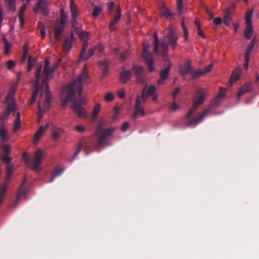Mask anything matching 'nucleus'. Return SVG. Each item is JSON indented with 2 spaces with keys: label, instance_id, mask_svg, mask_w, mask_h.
I'll use <instances>...</instances> for the list:
<instances>
[{
  "label": "nucleus",
  "instance_id": "obj_1",
  "mask_svg": "<svg viewBox=\"0 0 259 259\" xmlns=\"http://www.w3.org/2000/svg\"><path fill=\"white\" fill-rule=\"evenodd\" d=\"M89 78V75L87 73L85 68L83 70L82 73L79 75L75 80L70 83V85H73V90L74 91V96L76 97V93L77 92L78 95V100L77 99V103L78 105L82 108V112L84 115L83 118L86 117V111L85 109L82 107V104H84L87 103V101L85 97L82 96V82H86V80Z\"/></svg>",
  "mask_w": 259,
  "mask_h": 259
},
{
  "label": "nucleus",
  "instance_id": "obj_2",
  "mask_svg": "<svg viewBox=\"0 0 259 259\" xmlns=\"http://www.w3.org/2000/svg\"><path fill=\"white\" fill-rule=\"evenodd\" d=\"M66 98L61 100L62 106L65 107L68 102H72V108L75 114L79 118H83L84 117V115L82 112V108L77 103V98L74 96V91L73 90V85H70V83L66 87Z\"/></svg>",
  "mask_w": 259,
  "mask_h": 259
},
{
  "label": "nucleus",
  "instance_id": "obj_3",
  "mask_svg": "<svg viewBox=\"0 0 259 259\" xmlns=\"http://www.w3.org/2000/svg\"><path fill=\"white\" fill-rule=\"evenodd\" d=\"M178 36L176 34L174 29L168 27V32L166 36H164L161 41V48L162 50V56L165 58L167 55V49L168 46L175 49L177 45Z\"/></svg>",
  "mask_w": 259,
  "mask_h": 259
},
{
  "label": "nucleus",
  "instance_id": "obj_4",
  "mask_svg": "<svg viewBox=\"0 0 259 259\" xmlns=\"http://www.w3.org/2000/svg\"><path fill=\"white\" fill-rule=\"evenodd\" d=\"M198 106L195 104H193V106L189 109L187 114L184 117L185 120V126L186 127H192L195 126L197 124L200 122L203 119V118L208 114L209 110H204L202 113L199 116L195 118H190L192 114L195 112V111L197 109Z\"/></svg>",
  "mask_w": 259,
  "mask_h": 259
},
{
  "label": "nucleus",
  "instance_id": "obj_5",
  "mask_svg": "<svg viewBox=\"0 0 259 259\" xmlns=\"http://www.w3.org/2000/svg\"><path fill=\"white\" fill-rule=\"evenodd\" d=\"M41 69L42 65L41 64H38L36 66V70L35 72L36 79L34 82V90L30 102V104H33L35 101L39 91L44 87H45L44 85H42V84L41 85L39 84V79L41 77Z\"/></svg>",
  "mask_w": 259,
  "mask_h": 259
},
{
  "label": "nucleus",
  "instance_id": "obj_6",
  "mask_svg": "<svg viewBox=\"0 0 259 259\" xmlns=\"http://www.w3.org/2000/svg\"><path fill=\"white\" fill-rule=\"evenodd\" d=\"M52 98V94L49 87H47V93L45 101L43 105V108L41 106L40 101L38 102V117L39 119H41L46 111L49 110L50 108L51 99Z\"/></svg>",
  "mask_w": 259,
  "mask_h": 259
},
{
  "label": "nucleus",
  "instance_id": "obj_7",
  "mask_svg": "<svg viewBox=\"0 0 259 259\" xmlns=\"http://www.w3.org/2000/svg\"><path fill=\"white\" fill-rule=\"evenodd\" d=\"M149 45L148 43H143V57L146 61L147 67L150 72L154 71L153 66L154 58L153 55L149 51Z\"/></svg>",
  "mask_w": 259,
  "mask_h": 259
},
{
  "label": "nucleus",
  "instance_id": "obj_8",
  "mask_svg": "<svg viewBox=\"0 0 259 259\" xmlns=\"http://www.w3.org/2000/svg\"><path fill=\"white\" fill-rule=\"evenodd\" d=\"M207 90L204 88L198 89L193 98V103L199 106L203 104L207 96Z\"/></svg>",
  "mask_w": 259,
  "mask_h": 259
},
{
  "label": "nucleus",
  "instance_id": "obj_9",
  "mask_svg": "<svg viewBox=\"0 0 259 259\" xmlns=\"http://www.w3.org/2000/svg\"><path fill=\"white\" fill-rule=\"evenodd\" d=\"M164 66H165V68L161 70L160 73V79L158 81L159 84H162L168 77L169 72L171 67V63L169 59L164 60Z\"/></svg>",
  "mask_w": 259,
  "mask_h": 259
},
{
  "label": "nucleus",
  "instance_id": "obj_10",
  "mask_svg": "<svg viewBox=\"0 0 259 259\" xmlns=\"http://www.w3.org/2000/svg\"><path fill=\"white\" fill-rule=\"evenodd\" d=\"M42 156V151L39 149L37 150L34 155L31 169L36 172L40 171L39 166L41 164Z\"/></svg>",
  "mask_w": 259,
  "mask_h": 259
},
{
  "label": "nucleus",
  "instance_id": "obj_11",
  "mask_svg": "<svg viewBox=\"0 0 259 259\" xmlns=\"http://www.w3.org/2000/svg\"><path fill=\"white\" fill-rule=\"evenodd\" d=\"M27 182V179L26 177H24L23 179V180L21 183V186L19 187L18 193H17V199L15 200L13 207H16L19 203L20 199L24 197L26 198V183Z\"/></svg>",
  "mask_w": 259,
  "mask_h": 259
},
{
  "label": "nucleus",
  "instance_id": "obj_12",
  "mask_svg": "<svg viewBox=\"0 0 259 259\" xmlns=\"http://www.w3.org/2000/svg\"><path fill=\"white\" fill-rule=\"evenodd\" d=\"M47 6V0H38L33 8V12L36 14L40 12L42 14L45 15L48 13Z\"/></svg>",
  "mask_w": 259,
  "mask_h": 259
},
{
  "label": "nucleus",
  "instance_id": "obj_13",
  "mask_svg": "<svg viewBox=\"0 0 259 259\" xmlns=\"http://www.w3.org/2000/svg\"><path fill=\"white\" fill-rule=\"evenodd\" d=\"M47 70H45V66H44V70L42 74L45 75V77L42 80V84L44 85L46 88V92H47V87H49L48 85L49 80V75L50 73H53L54 72V68H52L49 66V67H47Z\"/></svg>",
  "mask_w": 259,
  "mask_h": 259
},
{
  "label": "nucleus",
  "instance_id": "obj_14",
  "mask_svg": "<svg viewBox=\"0 0 259 259\" xmlns=\"http://www.w3.org/2000/svg\"><path fill=\"white\" fill-rule=\"evenodd\" d=\"M252 90V85L251 83H245L241 86L237 93L238 98H240L244 94L251 91Z\"/></svg>",
  "mask_w": 259,
  "mask_h": 259
},
{
  "label": "nucleus",
  "instance_id": "obj_15",
  "mask_svg": "<svg viewBox=\"0 0 259 259\" xmlns=\"http://www.w3.org/2000/svg\"><path fill=\"white\" fill-rule=\"evenodd\" d=\"M75 41V38L73 36V34L72 32L69 36H67L63 44V49L66 51L69 52L72 48V44Z\"/></svg>",
  "mask_w": 259,
  "mask_h": 259
},
{
  "label": "nucleus",
  "instance_id": "obj_16",
  "mask_svg": "<svg viewBox=\"0 0 259 259\" xmlns=\"http://www.w3.org/2000/svg\"><path fill=\"white\" fill-rule=\"evenodd\" d=\"M132 72L130 71L122 69L120 72V81L124 84L126 83L132 77Z\"/></svg>",
  "mask_w": 259,
  "mask_h": 259
},
{
  "label": "nucleus",
  "instance_id": "obj_17",
  "mask_svg": "<svg viewBox=\"0 0 259 259\" xmlns=\"http://www.w3.org/2000/svg\"><path fill=\"white\" fill-rule=\"evenodd\" d=\"M121 11V9L118 8L116 11L117 14L114 16L113 19L112 21H111V22H110L109 27H110V30L112 31H113L115 30V29L114 28V26L115 25L118 23V22L119 21V20L120 19Z\"/></svg>",
  "mask_w": 259,
  "mask_h": 259
},
{
  "label": "nucleus",
  "instance_id": "obj_18",
  "mask_svg": "<svg viewBox=\"0 0 259 259\" xmlns=\"http://www.w3.org/2000/svg\"><path fill=\"white\" fill-rule=\"evenodd\" d=\"M241 74V71L240 68H237L233 71L230 79L231 86L239 78Z\"/></svg>",
  "mask_w": 259,
  "mask_h": 259
},
{
  "label": "nucleus",
  "instance_id": "obj_19",
  "mask_svg": "<svg viewBox=\"0 0 259 259\" xmlns=\"http://www.w3.org/2000/svg\"><path fill=\"white\" fill-rule=\"evenodd\" d=\"M113 132V130H112V128H108L104 130L102 127V125H99L96 128L95 134L96 135H99L100 133H102L107 138L110 136Z\"/></svg>",
  "mask_w": 259,
  "mask_h": 259
},
{
  "label": "nucleus",
  "instance_id": "obj_20",
  "mask_svg": "<svg viewBox=\"0 0 259 259\" xmlns=\"http://www.w3.org/2000/svg\"><path fill=\"white\" fill-rule=\"evenodd\" d=\"M75 32L81 39L88 41L89 35L88 32L83 31L80 28H75Z\"/></svg>",
  "mask_w": 259,
  "mask_h": 259
},
{
  "label": "nucleus",
  "instance_id": "obj_21",
  "mask_svg": "<svg viewBox=\"0 0 259 259\" xmlns=\"http://www.w3.org/2000/svg\"><path fill=\"white\" fill-rule=\"evenodd\" d=\"M49 127V125L47 124L45 126H40L37 131L35 133L34 136V142H37L42 136L46 130Z\"/></svg>",
  "mask_w": 259,
  "mask_h": 259
},
{
  "label": "nucleus",
  "instance_id": "obj_22",
  "mask_svg": "<svg viewBox=\"0 0 259 259\" xmlns=\"http://www.w3.org/2000/svg\"><path fill=\"white\" fill-rule=\"evenodd\" d=\"M223 20L224 24L227 26H230V22L232 20V16L231 12L229 9L226 10Z\"/></svg>",
  "mask_w": 259,
  "mask_h": 259
},
{
  "label": "nucleus",
  "instance_id": "obj_23",
  "mask_svg": "<svg viewBox=\"0 0 259 259\" xmlns=\"http://www.w3.org/2000/svg\"><path fill=\"white\" fill-rule=\"evenodd\" d=\"M192 66L189 61L186 62L183 67L181 69V74L182 76H184L187 74L191 73L192 72Z\"/></svg>",
  "mask_w": 259,
  "mask_h": 259
},
{
  "label": "nucleus",
  "instance_id": "obj_24",
  "mask_svg": "<svg viewBox=\"0 0 259 259\" xmlns=\"http://www.w3.org/2000/svg\"><path fill=\"white\" fill-rule=\"evenodd\" d=\"M63 132V131L59 128L55 126L52 128V139L54 141L57 140L60 137L61 134Z\"/></svg>",
  "mask_w": 259,
  "mask_h": 259
},
{
  "label": "nucleus",
  "instance_id": "obj_25",
  "mask_svg": "<svg viewBox=\"0 0 259 259\" xmlns=\"http://www.w3.org/2000/svg\"><path fill=\"white\" fill-rule=\"evenodd\" d=\"M139 114H140L142 116H145V112L143 107H135V111L132 116L133 119L134 120L136 119Z\"/></svg>",
  "mask_w": 259,
  "mask_h": 259
},
{
  "label": "nucleus",
  "instance_id": "obj_26",
  "mask_svg": "<svg viewBox=\"0 0 259 259\" xmlns=\"http://www.w3.org/2000/svg\"><path fill=\"white\" fill-rule=\"evenodd\" d=\"M64 29V26L60 25L56 27L54 29L55 38L58 41H61V38L60 37L61 34L62 33Z\"/></svg>",
  "mask_w": 259,
  "mask_h": 259
},
{
  "label": "nucleus",
  "instance_id": "obj_27",
  "mask_svg": "<svg viewBox=\"0 0 259 259\" xmlns=\"http://www.w3.org/2000/svg\"><path fill=\"white\" fill-rule=\"evenodd\" d=\"M9 188V185H5L3 184L0 186V205L2 204L7 190Z\"/></svg>",
  "mask_w": 259,
  "mask_h": 259
},
{
  "label": "nucleus",
  "instance_id": "obj_28",
  "mask_svg": "<svg viewBox=\"0 0 259 259\" xmlns=\"http://www.w3.org/2000/svg\"><path fill=\"white\" fill-rule=\"evenodd\" d=\"M70 11L71 13V18H77L78 16V9L74 4L73 0L70 1Z\"/></svg>",
  "mask_w": 259,
  "mask_h": 259
},
{
  "label": "nucleus",
  "instance_id": "obj_29",
  "mask_svg": "<svg viewBox=\"0 0 259 259\" xmlns=\"http://www.w3.org/2000/svg\"><path fill=\"white\" fill-rule=\"evenodd\" d=\"M154 52L156 55H158L159 53V40L158 37L157 33L155 32L154 33Z\"/></svg>",
  "mask_w": 259,
  "mask_h": 259
},
{
  "label": "nucleus",
  "instance_id": "obj_30",
  "mask_svg": "<svg viewBox=\"0 0 259 259\" xmlns=\"http://www.w3.org/2000/svg\"><path fill=\"white\" fill-rule=\"evenodd\" d=\"M257 42V40L256 39L255 37H254L251 42L248 45L247 49L246 51V53L245 54V56L250 57V53L252 50L253 49V48L254 47V45Z\"/></svg>",
  "mask_w": 259,
  "mask_h": 259
},
{
  "label": "nucleus",
  "instance_id": "obj_31",
  "mask_svg": "<svg viewBox=\"0 0 259 259\" xmlns=\"http://www.w3.org/2000/svg\"><path fill=\"white\" fill-rule=\"evenodd\" d=\"M253 33V27L252 25H246V28L244 30V37L249 39L251 38Z\"/></svg>",
  "mask_w": 259,
  "mask_h": 259
},
{
  "label": "nucleus",
  "instance_id": "obj_32",
  "mask_svg": "<svg viewBox=\"0 0 259 259\" xmlns=\"http://www.w3.org/2000/svg\"><path fill=\"white\" fill-rule=\"evenodd\" d=\"M88 46V41L87 40H85L83 41V45L82 46L80 54H79V58L78 62L82 61V59L83 58V55H84V54H85V53L86 52Z\"/></svg>",
  "mask_w": 259,
  "mask_h": 259
},
{
  "label": "nucleus",
  "instance_id": "obj_33",
  "mask_svg": "<svg viewBox=\"0 0 259 259\" xmlns=\"http://www.w3.org/2000/svg\"><path fill=\"white\" fill-rule=\"evenodd\" d=\"M96 136L98 137V141L96 143V146L97 147H99L103 145L106 137H105L102 133H100L99 135H96Z\"/></svg>",
  "mask_w": 259,
  "mask_h": 259
},
{
  "label": "nucleus",
  "instance_id": "obj_34",
  "mask_svg": "<svg viewBox=\"0 0 259 259\" xmlns=\"http://www.w3.org/2000/svg\"><path fill=\"white\" fill-rule=\"evenodd\" d=\"M36 62V60L33 58L32 56H28V66H27V71L29 72L31 70L33 67L34 66L35 63Z\"/></svg>",
  "mask_w": 259,
  "mask_h": 259
},
{
  "label": "nucleus",
  "instance_id": "obj_35",
  "mask_svg": "<svg viewBox=\"0 0 259 259\" xmlns=\"http://www.w3.org/2000/svg\"><path fill=\"white\" fill-rule=\"evenodd\" d=\"M101 109V105L98 104H97L93 109V114L92 116V120L94 121L96 119L98 113L100 112Z\"/></svg>",
  "mask_w": 259,
  "mask_h": 259
},
{
  "label": "nucleus",
  "instance_id": "obj_36",
  "mask_svg": "<svg viewBox=\"0 0 259 259\" xmlns=\"http://www.w3.org/2000/svg\"><path fill=\"white\" fill-rule=\"evenodd\" d=\"M7 7L8 10L10 11H15L16 10L15 1V0H7Z\"/></svg>",
  "mask_w": 259,
  "mask_h": 259
},
{
  "label": "nucleus",
  "instance_id": "obj_37",
  "mask_svg": "<svg viewBox=\"0 0 259 259\" xmlns=\"http://www.w3.org/2000/svg\"><path fill=\"white\" fill-rule=\"evenodd\" d=\"M63 171V169L59 167L56 168L50 179V182H52L56 177L60 176Z\"/></svg>",
  "mask_w": 259,
  "mask_h": 259
},
{
  "label": "nucleus",
  "instance_id": "obj_38",
  "mask_svg": "<svg viewBox=\"0 0 259 259\" xmlns=\"http://www.w3.org/2000/svg\"><path fill=\"white\" fill-rule=\"evenodd\" d=\"M252 13H253V11H252V10H251L249 12H248L246 14L245 21H246V25H252L251 19H252Z\"/></svg>",
  "mask_w": 259,
  "mask_h": 259
},
{
  "label": "nucleus",
  "instance_id": "obj_39",
  "mask_svg": "<svg viewBox=\"0 0 259 259\" xmlns=\"http://www.w3.org/2000/svg\"><path fill=\"white\" fill-rule=\"evenodd\" d=\"M17 119L16 121H15V126L14 129L15 131L18 130L20 128L21 126V119H20V113L19 112L17 113L16 115Z\"/></svg>",
  "mask_w": 259,
  "mask_h": 259
},
{
  "label": "nucleus",
  "instance_id": "obj_40",
  "mask_svg": "<svg viewBox=\"0 0 259 259\" xmlns=\"http://www.w3.org/2000/svg\"><path fill=\"white\" fill-rule=\"evenodd\" d=\"M132 70H133L136 76H139L140 75L143 74L144 72V69L141 66H134L132 67Z\"/></svg>",
  "mask_w": 259,
  "mask_h": 259
},
{
  "label": "nucleus",
  "instance_id": "obj_41",
  "mask_svg": "<svg viewBox=\"0 0 259 259\" xmlns=\"http://www.w3.org/2000/svg\"><path fill=\"white\" fill-rule=\"evenodd\" d=\"M95 50L96 48H92L90 49L89 50L88 54L87 55H85V54H84L83 58L82 59V61H86L87 60L91 58L94 55Z\"/></svg>",
  "mask_w": 259,
  "mask_h": 259
},
{
  "label": "nucleus",
  "instance_id": "obj_42",
  "mask_svg": "<svg viewBox=\"0 0 259 259\" xmlns=\"http://www.w3.org/2000/svg\"><path fill=\"white\" fill-rule=\"evenodd\" d=\"M61 16H60V25L64 26L66 22L67 16L65 14L64 10H61Z\"/></svg>",
  "mask_w": 259,
  "mask_h": 259
},
{
  "label": "nucleus",
  "instance_id": "obj_43",
  "mask_svg": "<svg viewBox=\"0 0 259 259\" xmlns=\"http://www.w3.org/2000/svg\"><path fill=\"white\" fill-rule=\"evenodd\" d=\"M102 11V8L100 6H95L93 9L92 15L94 17H97Z\"/></svg>",
  "mask_w": 259,
  "mask_h": 259
},
{
  "label": "nucleus",
  "instance_id": "obj_44",
  "mask_svg": "<svg viewBox=\"0 0 259 259\" xmlns=\"http://www.w3.org/2000/svg\"><path fill=\"white\" fill-rule=\"evenodd\" d=\"M2 149L3 153L2 155H7L11 154V149L9 145H4L2 146Z\"/></svg>",
  "mask_w": 259,
  "mask_h": 259
},
{
  "label": "nucleus",
  "instance_id": "obj_45",
  "mask_svg": "<svg viewBox=\"0 0 259 259\" xmlns=\"http://www.w3.org/2000/svg\"><path fill=\"white\" fill-rule=\"evenodd\" d=\"M203 75L202 70L199 69L191 72V75L193 78H197Z\"/></svg>",
  "mask_w": 259,
  "mask_h": 259
},
{
  "label": "nucleus",
  "instance_id": "obj_46",
  "mask_svg": "<svg viewBox=\"0 0 259 259\" xmlns=\"http://www.w3.org/2000/svg\"><path fill=\"white\" fill-rule=\"evenodd\" d=\"M181 27L184 31L185 40H186L188 37V30L185 24L184 20L182 21Z\"/></svg>",
  "mask_w": 259,
  "mask_h": 259
},
{
  "label": "nucleus",
  "instance_id": "obj_47",
  "mask_svg": "<svg viewBox=\"0 0 259 259\" xmlns=\"http://www.w3.org/2000/svg\"><path fill=\"white\" fill-rule=\"evenodd\" d=\"M1 123H0V135L2 140L4 141L6 138L7 132L4 127H1Z\"/></svg>",
  "mask_w": 259,
  "mask_h": 259
},
{
  "label": "nucleus",
  "instance_id": "obj_48",
  "mask_svg": "<svg viewBox=\"0 0 259 259\" xmlns=\"http://www.w3.org/2000/svg\"><path fill=\"white\" fill-rule=\"evenodd\" d=\"M82 148V144L81 143H80L77 146L76 151L73 155V156L70 159V161H72L75 157L78 155V154L80 153L81 149Z\"/></svg>",
  "mask_w": 259,
  "mask_h": 259
},
{
  "label": "nucleus",
  "instance_id": "obj_49",
  "mask_svg": "<svg viewBox=\"0 0 259 259\" xmlns=\"http://www.w3.org/2000/svg\"><path fill=\"white\" fill-rule=\"evenodd\" d=\"M162 14L163 16L166 17L167 19L169 18L174 15V14L167 8H165L163 10Z\"/></svg>",
  "mask_w": 259,
  "mask_h": 259
},
{
  "label": "nucleus",
  "instance_id": "obj_50",
  "mask_svg": "<svg viewBox=\"0 0 259 259\" xmlns=\"http://www.w3.org/2000/svg\"><path fill=\"white\" fill-rule=\"evenodd\" d=\"M130 51L128 50L124 51L119 54V58L121 60L124 61L129 56Z\"/></svg>",
  "mask_w": 259,
  "mask_h": 259
},
{
  "label": "nucleus",
  "instance_id": "obj_51",
  "mask_svg": "<svg viewBox=\"0 0 259 259\" xmlns=\"http://www.w3.org/2000/svg\"><path fill=\"white\" fill-rule=\"evenodd\" d=\"M156 88L155 86L154 85H151L147 90V91L146 92V93L147 94V95H149V96H152L153 95V94H154V93H155L156 92Z\"/></svg>",
  "mask_w": 259,
  "mask_h": 259
},
{
  "label": "nucleus",
  "instance_id": "obj_52",
  "mask_svg": "<svg viewBox=\"0 0 259 259\" xmlns=\"http://www.w3.org/2000/svg\"><path fill=\"white\" fill-rule=\"evenodd\" d=\"M9 155L10 154L2 155H1L2 160L6 163H10L12 161V158L9 156Z\"/></svg>",
  "mask_w": 259,
  "mask_h": 259
},
{
  "label": "nucleus",
  "instance_id": "obj_53",
  "mask_svg": "<svg viewBox=\"0 0 259 259\" xmlns=\"http://www.w3.org/2000/svg\"><path fill=\"white\" fill-rule=\"evenodd\" d=\"M23 159L24 160L25 164L27 166H29L30 164V161L29 158L28 154L27 152H24L22 155Z\"/></svg>",
  "mask_w": 259,
  "mask_h": 259
},
{
  "label": "nucleus",
  "instance_id": "obj_54",
  "mask_svg": "<svg viewBox=\"0 0 259 259\" xmlns=\"http://www.w3.org/2000/svg\"><path fill=\"white\" fill-rule=\"evenodd\" d=\"M6 109L10 112L15 111L16 110V105L15 103H9Z\"/></svg>",
  "mask_w": 259,
  "mask_h": 259
},
{
  "label": "nucleus",
  "instance_id": "obj_55",
  "mask_svg": "<svg viewBox=\"0 0 259 259\" xmlns=\"http://www.w3.org/2000/svg\"><path fill=\"white\" fill-rule=\"evenodd\" d=\"M213 66V64L212 63L210 64L208 66H207L205 67L203 70H202L203 74L204 75L206 73H208L210 72Z\"/></svg>",
  "mask_w": 259,
  "mask_h": 259
},
{
  "label": "nucleus",
  "instance_id": "obj_56",
  "mask_svg": "<svg viewBox=\"0 0 259 259\" xmlns=\"http://www.w3.org/2000/svg\"><path fill=\"white\" fill-rule=\"evenodd\" d=\"M104 99L107 102H111L114 99V95L112 93H109L105 96Z\"/></svg>",
  "mask_w": 259,
  "mask_h": 259
},
{
  "label": "nucleus",
  "instance_id": "obj_57",
  "mask_svg": "<svg viewBox=\"0 0 259 259\" xmlns=\"http://www.w3.org/2000/svg\"><path fill=\"white\" fill-rule=\"evenodd\" d=\"M145 90H146V88H145L144 89V90L142 91V94H141V98L144 103H145L147 100V99L148 98V96H149V95H147V94L146 93Z\"/></svg>",
  "mask_w": 259,
  "mask_h": 259
},
{
  "label": "nucleus",
  "instance_id": "obj_58",
  "mask_svg": "<svg viewBox=\"0 0 259 259\" xmlns=\"http://www.w3.org/2000/svg\"><path fill=\"white\" fill-rule=\"evenodd\" d=\"M15 65H16V64L14 61H13L12 60H9L7 62V69L8 70H11L15 66Z\"/></svg>",
  "mask_w": 259,
  "mask_h": 259
},
{
  "label": "nucleus",
  "instance_id": "obj_59",
  "mask_svg": "<svg viewBox=\"0 0 259 259\" xmlns=\"http://www.w3.org/2000/svg\"><path fill=\"white\" fill-rule=\"evenodd\" d=\"M179 108L180 105L175 102L172 103L170 106V109L172 111H175L178 110Z\"/></svg>",
  "mask_w": 259,
  "mask_h": 259
},
{
  "label": "nucleus",
  "instance_id": "obj_60",
  "mask_svg": "<svg viewBox=\"0 0 259 259\" xmlns=\"http://www.w3.org/2000/svg\"><path fill=\"white\" fill-rule=\"evenodd\" d=\"M12 176V174L6 173V175L3 184H5V185H9V183L11 180Z\"/></svg>",
  "mask_w": 259,
  "mask_h": 259
},
{
  "label": "nucleus",
  "instance_id": "obj_61",
  "mask_svg": "<svg viewBox=\"0 0 259 259\" xmlns=\"http://www.w3.org/2000/svg\"><path fill=\"white\" fill-rule=\"evenodd\" d=\"M221 98L219 96H217L212 101V104L214 106H217L220 103L221 100Z\"/></svg>",
  "mask_w": 259,
  "mask_h": 259
},
{
  "label": "nucleus",
  "instance_id": "obj_62",
  "mask_svg": "<svg viewBox=\"0 0 259 259\" xmlns=\"http://www.w3.org/2000/svg\"><path fill=\"white\" fill-rule=\"evenodd\" d=\"M11 112H9L8 110L6 109L5 111L4 112L3 115L2 117H0V123L2 122V121L5 119V118H7L8 116L9 115L10 113Z\"/></svg>",
  "mask_w": 259,
  "mask_h": 259
},
{
  "label": "nucleus",
  "instance_id": "obj_63",
  "mask_svg": "<svg viewBox=\"0 0 259 259\" xmlns=\"http://www.w3.org/2000/svg\"><path fill=\"white\" fill-rule=\"evenodd\" d=\"M14 172V166L13 165H8L6 167V173L12 174Z\"/></svg>",
  "mask_w": 259,
  "mask_h": 259
},
{
  "label": "nucleus",
  "instance_id": "obj_64",
  "mask_svg": "<svg viewBox=\"0 0 259 259\" xmlns=\"http://www.w3.org/2000/svg\"><path fill=\"white\" fill-rule=\"evenodd\" d=\"M213 23L217 25H220L222 23V19L221 17H215L213 19Z\"/></svg>",
  "mask_w": 259,
  "mask_h": 259
}]
</instances>
